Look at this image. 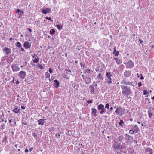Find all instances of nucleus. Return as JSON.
<instances>
[{"label":"nucleus","instance_id":"nucleus-21","mask_svg":"<svg viewBox=\"0 0 154 154\" xmlns=\"http://www.w3.org/2000/svg\"><path fill=\"white\" fill-rule=\"evenodd\" d=\"M94 85H91L90 86V87L91 88V92L93 94L94 93Z\"/></svg>","mask_w":154,"mask_h":154},{"label":"nucleus","instance_id":"nucleus-38","mask_svg":"<svg viewBox=\"0 0 154 154\" xmlns=\"http://www.w3.org/2000/svg\"><path fill=\"white\" fill-rule=\"evenodd\" d=\"M109 103H106L105 105V107L106 108L109 109Z\"/></svg>","mask_w":154,"mask_h":154},{"label":"nucleus","instance_id":"nucleus-48","mask_svg":"<svg viewBox=\"0 0 154 154\" xmlns=\"http://www.w3.org/2000/svg\"><path fill=\"white\" fill-rule=\"evenodd\" d=\"M21 107L24 110L25 109V107L24 106H21Z\"/></svg>","mask_w":154,"mask_h":154},{"label":"nucleus","instance_id":"nucleus-10","mask_svg":"<svg viewBox=\"0 0 154 154\" xmlns=\"http://www.w3.org/2000/svg\"><path fill=\"white\" fill-rule=\"evenodd\" d=\"M121 83L123 85H132V83L129 81H126L125 79L122 81Z\"/></svg>","mask_w":154,"mask_h":154},{"label":"nucleus","instance_id":"nucleus-31","mask_svg":"<svg viewBox=\"0 0 154 154\" xmlns=\"http://www.w3.org/2000/svg\"><path fill=\"white\" fill-rule=\"evenodd\" d=\"M45 76L46 78H49L50 77V75L48 72H46L45 74Z\"/></svg>","mask_w":154,"mask_h":154},{"label":"nucleus","instance_id":"nucleus-47","mask_svg":"<svg viewBox=\"0 0 154 154\" xmlns=\"http://www.w3.org/2000/svg\"><path fill=\"white\" fill-rule=\"evenodd\" d=\"M46 10L48 11V12H50L51 11V10L49 8H47Z\"/></svg>","mask_w":154,"mask_h":154},{"label":"nucleus","instance_id":"nucleus-5","mask_svg":"<svg viewBox=\"0 0 154 154\" xmlns=\"http://www.w3.org/2000/svg\"><path fill=\"white\" fill-rule=\"evenodd\" d=\"M134 65V63L131 60L126 63V66L128 68H132Z\"/></svg>","mask_w":154,"mask_h":154},{"label":"nucleus","instance_id":"nucleus-45","mask_svg":"<svg viewBox=\"0 0 154 154\" xmlns=\"http://www.w3.org/2000/svg\"><path fill=\"white\" fill-rule=\"evenodd\" d=\"M80 64L81 67L83 66V67H84V66H85V64H83L82 63H80Z\"/></svg>","mask_w":154,"mask_h":154},{"label":"nucleus","instance_id":"nucleus-63","mask_svg":"<svg viewBox=\"0 0 154 154\" xmlns=\"http://www.w3.org/2000/svg\"><path fill=\"white\" fill-rule=\"evenodd\" d=\"M52 80V79H51L49 78V81L51 82Z\"/></svg>","mask_w":154,"mask_h":154},{"label":"nucleus","instance_id":"nucleus-25","mask_svg":"<svg viewBox=\"0 0 154 154\" xmlns=\"http://www.w3.org/2000/svg\"><path fill=\"white\" fill-rule=\"evenodd\" d=\"M106 109L105 108V107L103 108L100 112V113L101 114H103V113H105L106 112Z\"/></svg>","mask_w":154,"mask_h":154},{"label":"nucleus","instance_id":"nucleus-43","mask_svg":"<svg viewBox=\"0 0 154 154\" xmlns=\"http://www.w3.org/2000/svg\"><path fill=\"white\" fill-rule=\"evenodd\" d=\"M45 18L46 19H48L49 20H51V21H52V20H51V18L50 17H46Z\"/></svg>","mask_w":154,"mask_h":154},{"label":"nucleus","instance_id":"nucleus-8","mask_svg":"<svg viewBox=\"0 0 154 154\" xmlns=\"http://www.w3.org/2000/svg\"><path fill=\"white\" fill-rule=\"evenodd\" d=\"M3 51L7 55H9L11 53V49L7 48L6 47L4 48V49L3 50Z\"/></svg>","mask_w":154,"mask_h":154},{"label":"nucleus","instance_id":"nucleus-55","mask_svg":"<svg viewBox=\"0 0 154 154\" xmlns=\"http://www.w3.org/2000/svg\"><path fill=\"white\" fill-rule=\"evenodd\" d=\"M20 12L22 14H24L23 11V10H22L20 11Z\"/></svg>","mask_w":154,"mask_h":154},{"label":"nucleus","instance_id":"nucleus-50","mask_svg":"<svg viewBox=\"0 0 154 154\" xmlns=\"http://www.w3.org/2000/svg\"><path fill=\"white\" fill-rule=\"evenodd\" d=\"M66 70L68 71V72H69L70 73L71 72V71L69 69H66Z\"/></svg>","mask_w":154,"mask_h":154},{"label":"nucleus","instance_id":"nucleus-49","mask_svg":"<svg viewBox=\"0 0 154 154\" xmlns=\"http://www.w3.org/2000/svg\"><path fill=\"white\" fill-rule=\"evenodd\" d=\"M33 149V147H31L29 148V151H30V152H31L32 150Z\"/></svg>","mask_w":154,"mask_h":154},{"label":"nucleus","instance_id":"nucleus-39","mask_svg":"<svg viewBox=\"0 0 154 154\" xmlns=\"http://www.w3.org/2000/svg\"><path fill=\"white\" fill-rule=\"evenodd\" d=\"M93 101V100H89L87 101V102L88 103H92Z\"/></svg>","mask_w":154,"mask_h":154},{"label":"nucleus","instance_id":"nucleus-11","mask_svg":"<svg viewBox=\"0 0 154 154\" xmlns=\"http://www.w3.org/2000/svg\"><path fill=\"white\" fill-rule=\"evenodd\" d=\"M23 46L26 49L29 48L31 47L30 44L29 43V42H28L27 41H26V42L24 43L23 44Z\"/></svg>","mask_w":154,"mask_h":154},{"label":"nucleus","instance_id":"nucleus-15","mask_svg":"<svg viewBox=\"0 0 154 154\" xmlns=\"http://www.w3.org/2000/svg\"><path fill=\"white\" fill-rule=\"evenodd\" d=\"M92 112L91 114L92 115H93L94 116H96V113L97 112V110L94 108H92L91 109Z\"/></svg>","mask_w":154,"mask_h":154},{"label":"nucleus","instance_id":"nucleus-28","mask_svg":"<svg viewBox=\"0 0 154 154\" xmlns=\"http://www.w3.org/2000/svg\"><path fill=\"white\" fill-rule=\"evenodd\" d=\"M39 59H37L35 57L34 60H33V62L34 63H36L39 61Z\"/></svg>","mask_w":154,"mask_h":154},{"label":"nucleus","instance_id":"nucleus-23","mask_svg":"<svg viewBox=\"0 0 154 154\" xmlns=\"http://www.w3.org/2000/svg\"><path fill=\"white\" fill-rule=\"evenodd\" d=\"M118 139L120 142H122L123 140L124 137L122 135H121L120 136Z\"/></svg>","mask_w":154,"mask_h":154},{"label":"nucleus","instance_id":"nucleus-56","mask_svg":"<svg viewBox=\"0 0 154 154\" xmlns=\"http://www.w3.org/2000/svg\"><path fill=\"white\" fill-rule=\"evenodd\" d=\"M28 30L30 32H32V29H31L30 28H28Z\"/></svg>","mask_w":154,"mask_h":154},{"label":"nucleus","instance_id":"nucleus-3","mask_svg":"<svg viewBox=\"0 0 154 154\" xmlns=\"http://www.w3.org/2000/svg\"><path fill=\"white\" fill-rule=\"evenodd\" d=\"M106 77L107 80L106 82L109 84H111L112 82L111 81L112 79L111 78V77L112 76V75L111 74V73L110 72H106Z\"/></svg>","mask_w":154,"mask_h":154},{"label":"nucleus","instance_id":"nucleus-44","mask_svg":"<svg viewBox=\"0 0 154 154\" xmlns=\"http://www.w3.org/2000/svg\"><path fill=\"white\" fill-rule=\"evenodd\" d=\"M16 13H18L19 12H20V10L19 9H17V10H16Z\"/></svg>","mask_w":154,"mask_h":154},{"label":"nucleus","instance_id":"nucleus-32","mask_svg":"<svg viewBox=\"0 0 154 154\" xmlns=\"http://www.w3.org/2000/svg\"><path fill=\"white\" fill-rule=\"evenodd\" d=\"M56 27L59 30H60L62 28V27L60 26L58 24L56 25Z\"/></svg>","mask_w":154,"mask_h":154},{"label":"nucleus","instance_id":"nucleus-20","mask_svg":"<svg viewBox=\"0 0 154 154\" xmlns=\"http://www.w3.org/2000/svg\"><path fill=\"white\" fill-rule=\"evenodd\" d=\"M113 53L115 54V56H118L119 54V52L118 51H116V48H114V51L113 52Z\"/></svg>","mask_w":154,"mask_h":154},{"label":"nucleus","instance_id":"nucleus-61","mask_svg":"<svg viewBox=\"0 0 154 154\" xmlns=\"http://www.w3.org/2000/svg\"><path fill=\"white\" fill-rule=\"evenodd\" d=\"M144 79V78H143V76H141V77H140V79Z\"/></svg>","mask_w":154,"mask_h":154},{"label":"nucleus","instance_id":"nucleus-30","mask_svg":"<svg viewBox=\"0 0 154 154\" xmlns=\"http://www.w3.org/2000/svg\"><path fill=\"white\" fill-rule=\"evenodd\" d=\"M17 44L16 45L17 47H18V48L21 47V44L19 42H17Z\"/></svg>","mask_w":154,"mask_h":154},{"label":"nucleus","instance_id":"nucleus-19","mask_svg":"<svg viewBox=\"0 0 154 154\" xmlns=\"http://www.w3.org/2000/svg\"><path fill=\"white\" fill-rule=\"evenodd\" d=\"M54 81L55 83V85H56L55 87L56 88L59 87L60 84L58 81L57 80H55Z\"/></svg>","mask_w":154,"mask_h":154},{"label":"nucleus","instance_id":"nucleus-34","mask_svg":"<svg viewBox=\"0 0 154 154\" xmlns=\"http://www.w3.org/2000/svg\"><path fill=\"white\" fill-rule=\"evenodd\" d=\"M5 125L4 124H2L1 125V129L2 130H3L5 128Z\"/></svg>","mask_w":154,"mask_h":154},{"label":"nucleus","instance_id":"nucleus-64","mask_svg":"<svg viewBox=\"0 0 154 154\" xmlns=\"http://www.w3.org/2000/svg\"><path fill=\"white\" fill-rule=\"evenodd\" d=\"M17 144H15V145H14V146L16 147V148H17Z\"/></svg>","mask_w":154,"mask_h":154},{"label":"nucleus","instance_id":"nucleus-51","mask_svg":"<svg viewBox=\"0 0 154 154\" xmlns=\"http://www.w3.org/2000/svg\"><path fill=\"white\" fill-rule=\"evenodd\" d=\"M36 57L37 58H38V57L37 56L36 54H34L33 56V58L35 57Z\"/></svg>","mask_w":154,"mask_h":154},{"label":"nucleus","instance_id":"nucleus-29","mask_svg":"<svg viewBox=\"0 0 154 154\" xmlns=\"http://www.w3.org/2000/svg\"><path fill=\"white\" fill-rule=\"evenodd\" d=\"M124 123L123 121L122 120H121L119 122V124L122 127H123V124Z\"/></svg>","mask_w":154,"mask_h":154},{"label":"nucleus","instance_id":"nucleus-57","mask_svg":"<svg viewBox=\"0 0 154 154\" xmlns=\"http://www.w3.org/2000/svg\"><path fill=\"white\" fill-rule=\"evenodd\" d=\"M19 81H18V80H17L16 82V84H18L19 83Z\"/></svg>","mask_w":154,"mask_h":154},{"label":"nucleus","instance_id":"nucleus-27","mask_svg":"<svg viewBox=\"0 0 154 154\" xmlns=\"http://www.w3.org/2000/svg\"><path fill=\"white\" fill-rule=\"evenodd\" d=\"M50 34L52 35L54 34L55 32V31L54 29H51L50 31Z\"/></svg>","mask_w":154,"mask_h":154},{"label":"nucleus","instance_id":"nucleus-26","mask_svg":"<svg viewBox=\"0 0 154 154\" xmlns=\"http://www.w3.org/2000/svg\"><path fill=\"white\" fill-rule=\"evenodd\" d=\"M7 141V136L6 135H5L4 136V138L2 140V143H4V142H6Z\"/></svg>","mask_w":154,"mask_h":154},{"label":"nucleus","instance_id":"nucleus-7","mask_svg":"<svg viewBox=\"0 0 154 154\" xmlns=\"http://www.w3.org/2000/svg\"><path fill=\"white\" fill-rule=\"evenodd\" d=\"M26 75V73L25 71H21L19 72L18 76L21 79H24Z\"/></svg>","mask_w":154,"mask_h":154},{"label":"nucleus","instance_id":"nucleus-18","mask_svg":"<svg viewBox=\"0 0 154 154\" xmlns=\"http://www.w3.org/2000/svg\"><path fill=\"white\" fill-rule=\"evenodd\" d=\"M90 70L89 68H87L85 69L84 71V73L85 74L89 75L90 73Z\"/></svg>","mask_w":154,"mask_h":154},{"label":"nucleus","instance_id":"nucleus-60","mask_svg":"<svg viewBox=\"0 0 154 154\" xmlns=\"http://www.w3.org/2000/svg\"><path fill=\"white\" fill-rule=\"evenodd\" d=\"M113 109V108L112 107H111L110 108V110L111 111H112Z\"/></svg>","mask_w":154,"mask_h":154},{"label":"nucleus","instance_id":"nucleus-2","mask_svg":"<svg viewBox=\"0 0 154 154\" xmlns=\"http://www.w3.org/2000/svg\"><path fill=\"white\" fill-rule=\"evenodd\" d=\"M115 112L120 115H122L124 114L125 109L121 108V107H117L115 111Z\"/></svg>","mask_w":154,"mask_h":154},{"label":"nucleus","instance_id":"nucleus-62","mask_svg":"<svg viewBox=\"0 0 154 154\" xmlns=\"http://www.w3.org/2000/svg\"><path fill=\"white\" fill-rule=\"evenodd\" d=\"M48 108V106H45V109H47Z\"/></svg>","mask_w":154,"mask_h":154},{"label":"nucleus","instance_id":"nucleus-22","mask_svg":"<svg viewBox=\"0 0 154 154\" xmlns=\"http://www.w3.org/2000/svg\"><path fill=\"white\" fill-rule=\"evenodd\" d=\"M134 128H135V129L134 130L135 133H137L139 131V129L137 125H135Z\"/></svg>","mask_w":154,"mask_h":154},{"label":"nucleus","instance_id":"nucleus-59","mask_svg":"<svg viewBox=\"0 0 154 154\" xmlns=\"http://www.w3.org/2000/svg\"><path fill=\"white\" fill-rule=\"evenodd\" d=\"M21 51H25V50L22 47L21 48Z\"/></svg>","mask_w":154,"mask_h":154},{"label":"nucleus","instance_id":"nucleus-24","mask_svg":"<svg viewBox=\"0 0 154 154\" xmlns=\"http://www.w3.org/2000/svg\"><path fill=\"white\" fill-rule=\"evenodd\" d=\"M32 136H33L35 140H37L38 138L37 137V135L36 134L33 132H32Z\"/></svg>","mask_w":154,"mask_h":154},{"label":"nucleus","instance_id":"nucleus-1","mask_svg":"<svg viewBox=\"0 0 154 154\" xmlns=\"http://www.w3.org/2000/svg\"><path fill=\"white\" fill-rule=\"evenodd\" d=\"M122 89V93L124 95H128L131 94V90L130 88L124 85H121Z\"/></svg>","mask_w":154,"mask_h":154},{"label":"nucleus","instance_id":"nucleus-41","mask_svg":"<svg viewBox=\"0 0 154 154\" xmlns=\"http://www.w3.org/2000/svg\"><path fill=\"white\" fill-rule=\"evenodd\" d=\"M134 132V131L133 130H131L129 131V132L130 134H133Z\"/></svg>","mask_w":154,"mask_h":154},{"label":"nucleus","instance_id":"nucleus-46","mask_svg":"<svg viewBox=\"0 0 154 154\" xmlns=\"http://www.w3.org/2000/svg\"><path fill=\"white\" fill-rule=\"evenodd\" d=\"M138 86H139V87H140L142 86V83L141 82H139L138 83Z\"/></svg>","mask_w":154,"mask_h":154},{"label":"nucleus","instance_id":"nucleus-13","mask_svg":"<svg viewBox=\"0 0 154 154\" xmlns=\"http://www.w3.org/2000/svg\"><path fill=\"white\" fill-rule=\"evenodd\" d=\"M45 120L44 119H39L38 121V124L39 125H44L45 122Z\"/></svg>","mask_w":154,"mask_h":154},{"label":"nucleus","instance_id":"nucleus-35","mask_svg":"<svg viewBox=\"0 0 154 154\" xmlns=\"http://www.w3.org/2000/svg\"><path fill=\"white\" fill-rule=\"evenodd\" d=\"M101 74L100 73H99L98 75L97 76V79L100 78V79H103L102 77L100 75Z\"/></svg>","mask_w":154,"mask_h":154},{"label":"nucleus","instance_id":"nucleus-9","mask_svg":"<svg viewBox=\"0 0 154 154\" xmlns=\"http://www.w3.org/2000/svg\"><path fill=\"white\" fill-rule=\"evenodd\" d=\"M20 108L18 106H14L12 112L16 113H20Z\"/></svg>","mask_w":154,"mask_h":154},{"label":"nucleus","instance_id":"nucleus-12","mask_svg":"<svg viewBox=\"0 0 154 154\" xmlns=\"http://www.w3.org/2000/svg\"><path fill=\"white\" fill-rule=\"evenodd\" d=\"M9 120V123H11V125L15 126L16 124V122L15 121V118L14 119H10L9 118L8 119Z\"/></svg>","mask_w":154,"mask_h":154},{"label":"nucleus","instance_id":"nucleus-54","mask_svg":"<svg viewBox=\"0 0 154 154\" xmlns=\"http://www.w3.org/2000/svg\"><path fill=\"white\" fill-rule=\"evenodd\" d=\"M116 148L118 149L120 148V145H118V146H116Z\"/></svg>","mask_w":154,"mask_h":154},{"label":"nucleus","instance_id":"nucleus-52","mask_svg":"<svg viewBox=\"0 0 154 154\" xmlns=\"http://www.w3.org/2000/svg\"><path fill=\"white\" fill-rule=\"evenodd\" d=\"M111 112L109 111L107 112V113L108 114H110Z\"/></svg>","mask_w":154,"mask_h":154},{"label":"nucleus","instance_id":"nucleus-58","mask_svg":"<svg viewBox=\"0 0 154 154\" xmlns=\"http://www.w3.org/2000/svg\"><path fill=\"white\" fill-rule=\"evenodd\" d=\"M28 151H28V149H25V152H28Z\"/></svg>","mask_w":154,"mask_h":154},{"label":"nucleus","instance_id":"nucleus-42","mask_svg":"<svg viewBox=\"0 0 154 154\" xmlns=\"http://www.w3.org/2000/svg\"><path fill=\"white\" fill-rule=\"evenodd\" d=\"M49 72L51 74H52L53 73L52 69L51 68L49 69Z\"/></svg>","mask_w":154,"mask_h":154},{"label":"nucleus","instance_id":"nucleus-17","mask_svg":"<svg viewBox=\"0 0 154 154\" xmlns=\"http://www.w3.org/2000/svg\"><path fill=\"white\" fill-rule=\"evenodd\" d=\"M104 107V105L102 104H100L97 106V109L98 110H101Z\"/></svg>","mask_w":154,"mask_h":154},{"label":"nucleus","instance_id":"nucleus-40","mask_svg":"<svg viewBox=\"0 0 154 154\" xmlns=\"http://www.w3.org/2000/svg\"><path fill=\"white\" fill-rule=\"evenodd\" d=\"M148 116L149 117H151V116L152 115V113L150 112L149 111H148Z\"/></svg>","mask_w":154,"mask_h":154},{"label":"nucleus","instance_id":"nucleus-37","mask_svg":"<svg viewBox=\"0 0 154 154\" xmlns=\"http://www.w3.org/2000/svg\"><path fill=\"white\" fill-rule=\"evenodd\" d=\"M147 94H149V93L147 92V90H143V94L146 95Z\"/></svg>","mask_w":154,"mask_h":154},{"label":"nucleus","instance_id":"nucleus-36","mask_svg":"<svg viewBox=\"0 0 154 154\" xmlns=\"http://www.w3.org/2000/svg\"><path fill=\"white\" fill-rule=\"evenodd\" d=\"M48 12V11L46 9H43L42 11V12L44 14H46Z\"/></svg>","mask_w":154,"mask_h":154},{"label":"nucleus","instance_id":"nucleus-53","mask_svg":"<svg viewBox=\"0 0 154 154\" xmlns=\"http://www.w3.org/2000/svg\"><path fill=\"white\" fill-rule=\"evenodd\" d=\"M140 44H142L143 42V41H141L140 39L139 40Z\"/></svg>","mask_w":154,"mask_h":154},{"label":"nucleus","instance_id":"nucleus-16","mask_svg":"<svg viewBox=\"0 0 154 154\" xmlns=\"http://www.w3.org/2000/svg\"><path fill=\"white\" fill-rule=\"evenodd\" d=\"M116 60V63L118 65H119L122 63V61L121 59L117 58H114Z\"/></svg>","mask_w":154,"mask_h":154},{"label":"nucleus","instance_id":"nucleus-4","mask_svg":"<svg viewBox=\"0 0 154 154\" xmlns=\"http://www.w3.org/2000/svg\"><path fill=\"white\" fill-rule=\"evenodd\" d=\"M12 70L13 72H17L20 70V68L17 64H14L11 66Z\"/></svg>","mask_w":154,"mask_h":154},{"label":"nucleus","instance_id":"nucleus-33","mask_svg":"<svg viewBox=\"0 0 154 154\" xmlns=\"http://www.w3.org/2000/svg\"><path fill=\"white\" fill-rule=\"evenodd\" d=\"M38 67L39 68L41 69H42L44 68L43 66L41 64H38Z\"/></svg>","mask_w":154,"mask_h":154},{"label":"nucleus","instance_id":"nucleus-14","mask_svg":"<svg viewBox=\"0 0 154 154\" xmlns=\"http://www.w3.org/2000/svg\"><path fill=\"white\" fill-rule=\"evenodd\" d=\"M131 72L128 71H126L124 73V75L125 77H129L131 75Z\"/></svg>","mask_w":154,"mask_h":154},{"label":"nucleus","instance_id":"nucleus-6","mask_svg":"<svg viewBox=\"0 0 154 154\" xmlns=\"http://www.w3.org/2000/svg\"><path fill=\"white\" fill-rule=\"evenodd\" d=\"M125 140H126V141H129L130 142L131 141H132L133 140V137L132 136H131L130 135H128L127 134H125Z\"/></svg>","mask_w":154,"mask_h":154}]
</instances>
